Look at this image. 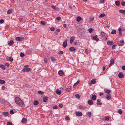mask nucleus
<instances>
[{"label": "nucleus", "mask_w": 125, "mask_h": 125, "mask_svg": "<svg viewBox=\"0 0 125 125\" xmlns=\"http://www.w3.org/2000/svg\"><path fill=\"white\" fill-rule=\"evenodd\" d=\"M96 80L95 79H94L92 80H91V82H92L93 84H94L96 82Z\"/></svg>", "instance_id": "30"}, {"label": "nucleus", "mask_w": 125, "mask_h": 125, "mask_svg": "<svg viewBox=\"0 0 125 125\" xmlns=\"http://www.w3.org/2000/svg\"><path fill=\"white\" fill-rule=\"evenodd\" d=\"M59 106L60 108H62L63 107V105L62 104H60L59 105Z\"/></svg>", "instance_id": "60"}, {"label": "nucleus", "mask_w": 125, "mask_h": 125, "mask_svg": "<svg viewBox=\"0 0 125 125\" xmlns=\"http://www.w3.org/2000/svg\"><path fill=\"white\" fill-rule=\"evenodd\" d=\"M15 103L19 105H22L23 104V102L22 101L19 97H15Z\"/></svg>", "instance_id": "1"}, {"label": "nucleus", "mask_w": 125, "mask_h": 125, "mask_svg": "<svg viewBox=\"0 0 125 125\" xmlns=\"http://www.w3.org/2000/svg\"><path fill=\"white\" fill-rule=\"evenodd\" d=\"M78 107L79 109H84L86 108L85 106H83L82 105H79L78 106Z\"/></svg>", "instance_id": "13"}, {"label": "nucleus", "mask_w": 125, "mask_h": 125, "mask_svg": "<svg viewBox=\"0 0 125 125\" xmlns=\"http://www.w3.org/2000/svg\"><path fill=\"white\" fill-rule=\"evenodd\" d=\"M69 50L70 51H75V48L73 47H70L69 48Z\"/></svg>", "instance_id": "19"}, {"label": "nucleus", "mask_w": 125, "mask_h": 125, "mask_svg": "<svg viewBox=\"0 0 125 125\" xmlns=\"http://www.w3.org/2000/svg\"><path fill=\"white\" fill-rule=\"evenodd\" d=\"M51 61L52 62L55 60V58L53 57H51Z\"/></svg>", "instance_id": "40"}, {"label": "nucleus", "mask_w": 125, "mask_h": 125, "mask_svg": "<svg viewBox=\"0 0 125 125\" xmlns=\"http://www.w3.org/2000/svg\"><path fill=\"white\" fill-rule=\"evenodd\" d=\"M0 67L3 70H4L5 69V67L3 65H0Z\"/></svg>", "instance_id": "39"}, {"label": "nucleus", "mask_w": 125, "mask_h": 125, "mask_svg": "<svg viewBox=\"0 0 125 125\" xmlns=\"http://www.w3.org/2000/svg\"><path fill=\"white\" fill-rule=\"evenodd\" d=\"M116 45H113L112 47V49H115L116 47Z\"/></svg>", "instance_id": "48"}, {"label": "nucleus", "mask_w": 125, "mask_h": 125, "mask_svg": "<svg viewBox=\"0 0 125 125\" xmlns=\"http://www.w3.org/2000/svg\"><path fill=\"white\" fill-rule=\"evenodd\" d=\"M118 77L119 78H122L124 77V75L121 72H120L118 74Z\"/></svg>", "instance_id": "11"}, {"label": "nucleus", "mask_w": 125, "mask_h": 125, "mask_svg": "<svg viewBox=\"0 0 125 125\" xmlns=\"http://www.w3.org/2000/svg\"><path fill=\"white\" fill-rule=\"evenodd\" d=\"M12 12V11L10 10H8L7 12V13L8 14H10V13Z\"/></svg>", "instance_id": "47"}, {"label": "nucleus", "mask_w": 125, "mask_h": 125, "mask_svg": "<svg viewBox=\"0 0 125 125\" xmlns=\"http://www.w3.org/2000/svg\"><path fill=\"white\" fill-rule=\"evenodd\" d=\"M48 98L46 96L45 97H44L43 98V102H46V101H47V100H48Z\"/></svg>", "instance_id": "31"}, {"label": "nucleus", "mask_w": 125, "mask_h": 125, "mask_svg": "<svg viewBox=\"0 0 125 125\" xmlns=\"http://www.w3.org/2000/svg\"><path fill=\"white\" fill-rule=\"evenodd\" d=\"M38 104V102L37 101H35L34 102V104L37 105Z\"/></svg>", "instance_id": "36"}, {"label": "nucleus", "mask_w": 125, "mask_h": 125, "mask_svg": "<svg viewBox=\"0 0 125 125\" xmlns=\"http://www.w3.org/2000/svg\"><path fill=\"white\" fill-rule=\"evenodd\" d=\"M119 41L120 42V43H122V46L124 44V42L123 41V40H120V41Z\"/></svg>", "instance_id": "45"}, {"label": "nucleus", "mask_w": 125, "mask_h": 125, "mask_svg": "<svg viewBox=\"0 0 125 125\" xmlns=\"http://www.w3.org/2000/svg\"><path fill=\"white\" fill-rule=\"evenodd\" d=\"M96 97L95 95H92V96L91 99L93 100H95L96 99Z\"/></svg>", "instance_id": "25"}, {"label": "nucleus", "mask_w": 125, "mask_h": 125, "mask_svg": "<svg viewBox=\"0 0 125 125\" xmlns=\"http://www.w3.org/2000/svg\"><path fill=\"white\" fill-rule=\"evenodd\" d=\"M55 28H54L51 27L50 28V30L51 31H54V30Z\"/></svg>", "instance_id": "55"}, {"label": "nucleus", "mask_w": 125, "mask_h": 125, "mask_svg": "<svg viewBox=\"0 0 125 125\" xmlns=\"http://www.w3.org/2000/svg\"><path fill=\"white\" fill-rule=\"evenodd\" d=\"M30 70L31 69L29 68H23L22 70L24 72H29Z\"/></svg>", "instance_id": "9"}, {"label": "nucleus", "mask_w": 125, "mask_h": 125, "mask_svg": "<svg viewBox=\"0 0 125 125\" xmlns=\"http://www.w3.org/2000/svg\"><path fill=\"white\" fill-rule=\"evenodd\" d=\"M70 90V88H67L65 89L66 91L68 92H69Z\"/></svg>", "instance_id": "38"}, {"label": "nucleus", "mask_w": 125, "mask_h": 125, "mask_svg": "<svg viewBox=\"0 0 125 125\" xmlns=\"http://www.w3.org/2000/svg\"><path fill=\"white\" fill-rule=\"evenodd\" d=\"M120 42L119 41L117 43V44L119 46H122V43H120Z\"/></svg>", "instance_id": "44"}, {"label": "nucleus", "mask_w": 125, "mask_h": 125, "mask_svg": "<svg viewBox=\"0 0 125 125\" xmlns=\"http://www.w3.org/2000/svg\"><path fill=\"white\" fill-rule=\"evenodd\" d=\"M7 61H10L11 62L13 61V58L11 57H9L7 56L6 58Z\"/></svg>", "instance_id": "5"}, {"label": "nucleus", "mask_w": 125, "mask_h": 125, "mask_svg": "<svg viewBox=\"0 0 125 125\" xmlns=\"http://www.w3.org/2000/svg\"><path fill=\"white\" fill-rule=\"evenodd\" d=\"M121 30L122 29L121 28H119L118 29L119 34L121 36L122 35L121 33Z\"/></svg>", "instance_id": "27"}, {"label": "nucleus", "mask_w": 125, "mask_h": 125, "mask_svg": "<svg viewBox=\"0 0 125 125\" xmlns=\"http://www.w3.org/2000/svg\"><path fill=\"white\" fill-rule=\"evenodd\" d=\"M80 81L79 80H78L77 82H76L73 85V87L74 88L75 86L77 85L79 83Z\"/></svg>", "instance_id": "28"}, {"label": "nucleus", "mask_w": 125, "mask_h": 125, "mask_svg": "<svg viewBox=\"0 0 125 125\" xmlns=\"http://www.w3.org/2000/svg\"><path fill=\"white\" fill-rule=\"evenodd\" d=\"M115 3L116 6H119L120 5V2L119 1H116L115 2Z\"/></svg>", "instance_id": "35"}, {"label": "nucleus", "mask_w": 125, "mask_h": 125, "mask_svg": "<svg viewBox=\"0 0 125 125\" xmlns=\"http://www.w3.org/2000/svg\"><path fill=\"white\" fill-rule=\"evenodd\" d=\"M3 114L5 116H6L8 115V113L7 112H4L3 113Z\"/></svg>", "instance_id": "32"}, {"label": "nucleus", "mask_w": 125, "mask_h": 125, "mask_svg": "<svg viewBox=\"0 0 125 125\" xmlns=\"http://www.w3.org/2000/svg\"><path fill=\"white\" fill-rule=\"evenodd\" d=\"M105 15V13H102L99 16V18H102Z\"/></svg>", "instance_id": "33"}, {"label": "nucleus", "mask_w": 125, "mask_h": 125, "mask_svg": "<svg viewBox=\"0 0 125 125\" xmlns=\"http://www.w3.org/2000/svg\"><path fill=\"white\" fill-rule=\"evenodd\" d=\"M118 113L120 114H121L122 113V111L121 110H120V109H119V110H118Z\"/></svg>", "instance_id": "56"}, {"label": "nucleus", "mask_w": 125, "mask_h": 125, "mask_svg": "<svg viewBox=\"0 0 125 125\" xmlns=\"http://www.w3.org/2000/svg\"><path fill=\"white\" fill-rule=\"evenodd\" d=\"M44 62L45 63H46L47 62V60L46 58H44Z\"/></svg>", "instance_id": "62"}, {"label": "nucleus", "mask_w": 125, "mask_h": 125, "mask_svg": "<svg viewBox=\"0 0 125 125\" xmlns=\"http://www.w3.org/2000/svg\"><path fill=\"white\" fill-rule=\"evenodd\" d=\"M109 119V118L108 117H106L105 118V120L108 121Z\"/></svg>", "instance_id": "63"}, {"label": "nucleus", "mask_w": 125, "mask_h": 125, "mask_svg": "<svg viewBox=\"0 0 125 125\" xmlns=\"http://www.w3.org/2000/svg\"><path fill=\"white\" fill-rule=\"evenodd\" d=\"M87 102L89 105H91L93 104V101L91 100H88Z\"/></svg>", "instance_id": "18"}, {"label": "nucleus", "mask_w": 125, "mask_h": 125, "mask_svg": "<svg viewBox=\"0 0 125 125\" xmlns=\"http://www.w3.org/2000/svg\"><path fill=\"white\" fill-rule=\"evenodd\" d=\"M38 93L39 94L42 95L43 94L44 92L42 91H39L38 92Z\"/></svg>", "instance_id": "37"}, {"label": "nucleus", "mask_w": 125, "mask_h": 125, "mask_svg": "<svg viewBox=\"0 0 125 125\" xmlns=\"http://www.w3.org/2000/svg\"><path fill=\"white\" fill-rule=\"evenodd\" d=\"M119 12L121 13H123L125 15V10H119Z\"/></svg>", "instance_id": "23"}, {"label": "nucleus", "mask_w": 125, "mask_h": 125, "mask_svg": "<svg viewBox=\"0 0 125 125\" xmlns=\"http://www.w3.org/2000/svg\"><path fill=\"white\" fill-rule=\"evenodd\" d=\"M12 122H8L7 123V125H12Z\"/></svg>", "instance_id": "42"}, {"label": "nucleus", "mask_w": 125, "mask_h": 125, "mask_svg": "<svg viewBox=\"0 0 125 125\" xmlns=\"http://www.w3.org/2000/svg\"><path fill=\"white\" fill-rule=\"evenodd\" d=\"M24 38L23 37L20 38L19 37H16L15 38V40L16 41H20L23 40Z\"/></svg>", "instance_id": "3"}, {"label": "nucleus", "mask_w": 125, "mask_h": 125, "mask_svg": "<svg viewBox=\"0 0 125 125\" xmlns=\"http://www.w3.org/2000/svg\"><path fill=\"white\" fill-rule=\"evenodd\" d=\"M61 19V17H60L58 16L56 18V19L58 20V21H59Z\"/></svg>", "instance_id": "59"}, {"label": "nucleus", "mask_w": 125, "mask_h": 125, "mask_svg": "<svg viewBox=\"0 0 125 125\" xmlns=\"http://www.w3.org/2000/svg\"><path fill=\"white\" fill-rule=\"evenodd\" d=\"M107 44L109 45H111L113 44V41H108L107 42Z\"/></svg>", "instance_id": "12"}, {"label": "nucleus", "mask_w": 125, "mask_h": 125, "mask_svg": "<svg viewBox=\"0 0 125 125\" xmlns=\"http://www.w3.org/2000/svg\"><path fill=\"white\" fill-rule=\"evenodd\" d=\"M97 105H101L102 104V103L100 102L101 100L99 99H97Z\"/></svg>", "instance_id": "16"}, {"label": "nucleus", "mask_w": 125, "mask_h": 125, "mask_svg": "<svg viewBox=\"0 0 125 125\" xmlns=\"http://www.w3.org/2000/svg\"><path fill=\"white\" fill-rule=\"evenodd\" d=\"M4 22V21L3 19H1L0 20V23L1 24L3 23Z\"/></svg>", "instance_id": "49"}, {"label": "nucleus", "mask_w": 125, "mask_h": 125, "mask_svg": "<svg viewBox=\"0 0 125 125\" xmlns=\"http://www.w3.org/2000/svg\"><path fill=\"white\" fill-rule=\"evenodd\" d=\"M60 29H57L54 32V34L55 35H56L58 34V32L60 31Z\"/></svg>", "instance_id": "15"}, {"label": "nucleus", "mask_w": 125, "mask_h": 125, "mask_svg": "<svg viewBox=\"0 0 125 125\" xmlns=\"http://www.w3.org/2000/svg\"><path fill=\"white\" fill-rule=\"evenodd\" d=\"M51 7L52 8H53V9H54V10H55L56 9V7L54 6V5H52L51 6Z\"/></svg>", "instance_id": "53"}, {"label": "nucleus", "mask_w": 125, "mask_h": 125, "mask_svg": "<svg viewBox=\"0 0 125 125\" xmlns=\"http://www.w3.org/2000/svg\"><path fill=\"white\" fill-rule=\"evenodd\" d=\"M27 121V120L25 118H23L21 121L23 123H25Z\"/></svg>", "instance_id": "29"}, {"label": "nucleus", "mask_w": 125, "mask_h": 125, "mask_svg": "<svg viewBox=\"0 0 125 125\" xmlns=\"http://www.w3.org/2000/svg\"><path fill=\"white\" fill-rule=\"evenodd\" d=\"M58 74L60 76H62L64 74L63 72L61 70L59 71L58 72Z\"/></svg>", "instance_id": "10"}, {"label": "nucleus", "mask_w": 125, "mask_h": 125, "mask_svg": "<svg viewBox=\"0 0 125 125\" xmlns=\"http://www.w3.org/2000/svg\"><path fill=\"white\" fill-rule=\"evenodd\" d=\"M10 113L11 114H13L14 113V112L12 110L10 111Z\"/></svg>", "instance_id": "61"}, {"label": "nucleus", "mask_w": 125, "mask_h": 125, "mask_svg": "<svg viewBox=\"0 0 125 125\" xmlns=\"http://www.w3.org/2000/svg\"><path fill=\"white\" fill-rule=\"evenodd\" d=\"M88 117H90L91 115V112H89L87 114Z\"/></svg>", "instance_id": "43"}, {"label": "nucleus", "mask_w": 125, "mask_h": 125, "mask_svg": "<svg viewBox=\"0 0 125 125\" xmlns=\"http://www.w3.org/2000/svg\"><path fill=\"white\" fill-rule=\"evenodd\" d=\"M53 108L54 109H56L58 108V106L56 105H55L53 106Z\"/></svg>", "instance_id": "54"}, {"label": "nucleus", "mask_w": 125, "mask_h": 125, "mask_svg": "<svg viewBox=\"0 0 125 125\" xmlns=\"http://www.w3.org/2000/svg\"><path fill=\"white\" fill-rule=\"evenodd\" d=\"M81 17L80 16H78L77 17L76 19L77 21L78 22H79L81 20Z\"/></svg>", "instance_id": "20"}, {"label": "nucleus", "mask_w": 125, "mask_h": 125, "mask_svg": "<svg viewBox=\"0 0 125 125\" xmlns=\"http://www.w3.org/2000/svg\"><path fill=\"white\" fill-rule=\"evenodd\" d=\"M76 98L77 99H79L80 98V96L78 94H76L75 96Z\"/></svg>", "instance_id": "41"}, {"label": "nucleus", "mask_w": 125, "mask_h": 125, "mask_svg": "<svg viewBox=\"0 0 125 125\" xmlns=\"http://www.w3.org/2000/svg\"><path fill=\"white\" fill-rule=\"evenodd\" d=\"M63 53V52L62 51H60L58 53L59 54H62Z\"/></svg>", "instance_id": "46"}, {"label": "nucleus", "mask_w": 125, "mask_h": 125, "mask_svg": "<svg viewBox=\"0 0 125 125\" xmlns=\"http://www.w3.org/2000/svg\"><path fill=\"white\" fill-rule=\"evenodd\" d=\"M122 69L123 70H125V66L123 65L122 66Z\"/></svg>", "instance_id": "64"}, {"label": "nucleus", "mask_w": 125, "mask_h": 125, "mask_svg": "<svg viewBox=\"0 0 125 125\" xmlns=\"http://www.w3.org/2000/svg\"><path fill=\"white\" fill-rule=\"evenodd\" d=\"M111 34H115L116 33V31L115 30H113L111 32Z\"/></svg>", "instance_id": "24"}, {"label": "nucleus", "mask_w": 125, "mask_h": 125, "mask_svg": "<svg viewBox=\"0 0 125 125\" xmlns=\"http://www.w3.org/2000/svg\"><path fill=\"white\" fill-rule=\"evenodd\" d=\"M5 81L3 80H0V83L3 84L5 83Z\"/></svg>", "instance_id": "34"}, {"label": "nucleus", "mask_w": 125, "mask_h": 125, "mask_svg": "<svg viewBox=\"0 0 125 125\" xmlns=\"http://www.w3.org/2000/svg\"><path fill=\"white\" fill-rule=\"evenodd\" d=\"M121 4L123 6H125V2H122L121 3Z\"/></svg>", "instance_id": "58"}, {"label": "nucleus", "mask_w": 125, "mask_h": 125, "mask_svg": "<svg viewBox=\"0 0 125 125\" xmlns=\"http://www.w3.org/2000/svg\"><path fill=\"white\" fill-rule=\"evenodd\" d=\"M101 34L102 37L103 38V40L105 41L107 40L108 36L104 32L102 31L101 32Z\"/></svg>", "instance_id": "2"}, {"label": "nucleus", "mask_w": 125, "mask_h": 125, "mask_svg": "<svg viewBox=\"0 0 125 125\" xmlns=\"http://www.w3.org/2000/svg\"><path fill=\"white\" fill-rule=\"evenodd\" d=\"M104 91L107 94H109L111 93V91L107 89H104Z\"/></svg>", "instance_id": "14"}, {"label": "nucleus", "mask_w": 125, "mask_h": 125, "mask_svg": "<svg viewBox=\"0 0 125 125\" xmlns=\"http://www.w3.org/2000/svg\"><path fill=\"white\" fill-rule=\"evenodd\" d=\"M74 37L73 36L71 37L70 40V44H72L74 40Z\"/></svg>", "instance_id": "8"}, {"label": "nucleus", "mask_w": 125, "mask_h": 125, "mask_svg": "<svg viewBox=\"0 0 125 125\" xmlns=\"http://www.w3.org/2000/svg\"><path fill=\"white\" fill-rule=\"evenodd\" d=\"M92 31V29L91 28H89V29L88 31L89 33H91Z\"/></svg>", "instance_id": "57"}, {"label": "nucleus", "mask_w": 125, "mask_h": 125, "mask_svg": "<svg viewBox=\"0 0 125 125\" xmlns=\"http://www.w3.org/2000/svg\"><path fill=\"white\" fill-rule=\"evenodd\" d=\"M105 0H100V2L101 3H104Z\"/></svg>", "instance_id": "52"}, {"label": "nucleus", "mask_w": 125, "mask_h": 125, "mask_svg": "<svg viewBox=\"0 0 125 125\" xmlns=\"http://www.w3.org/2000/svg\"><path fill=\"white\" fill-rule=\"evenodd\" d=\"M56 92L58 94L60 95L61 93V90L57 89L56 91Z\"/></svg>", "instance_id": "26"}, {"label": "nucleus", "mask_w": 125, "mask_h": 125, "mask_svg": "<svg viewBox=\"0 0 125 125\" xmlns=\"http://www.w3.org/2000/svg\"><path fill=\"white\" fill-rule=\"evenodd\" d=\"M14 42L12 40L10 41L8 43V44L10 46H11L14 43Z\"/></svg>", "instance_id": "17"}, {"label": "nucleus", "mask_w": 125, "mask_h": 125, "mask_svg": "<svg viewBox=\"0 0 125 125\" xmlns=\"http://www.w3.org/2000/svg\"><path fill=\"white\" fill-rule=\"evenodd\" d=\"M76 115L78 117H80L82 115V113L79 112H76L75 113Z\"/></svg>", "instance_id": "4"}, {"label": "nucleus", "mask_w": 125, "mask_h": 125, "mask_svg": "<svg viewBox=\"0 0 125 125\" xmlns=\"http://www.w3.org/2000/svg\"><path fill=\"white\" fill-rule=\"evenodd\" d=\"M24 56V54L22 53H20V56L22 57H23Z\"/></svg>", "instance_id": "50"}, {"label": "nucleus", "mask_w": 125, "mask_h": 125, "mask_svg": "<svg viewBox=\"0 0 125 125\" xmlns=\"http://www.w3.org/2000/svg\"><path fill=\"white\" fill-rule=\"evenodd\" d=\"M114 61L113 59H112L111 60L109 67H110V66H111L112 65H113L114 64Z\"/></svg>", "instance_id": "21"}, {"label": "nucleus", "mask_w": 125, "mask_h": 125, "mask_svg": "<svg viewBox=\"0 0 125 125\" xmlns=\"http://www.w3.org/2000/svg\"><path fill=\"white\" fill-rule=\"evenodd\" d=\"M106 99L109 100L111 98V97L110 94H107L106 95Z\"/></svg>", "instance_id": "22"}, {"label": "nucleus", "mask_w": 125, "mask_h": 125, "mask_svg": "<svg viewBox=\"0 0 125 125\" xmlns=\"http://www.w3.org/2000/svg\"><path fill=\"white\" fill-rule=\"evenodd\" d=\"M92 39L97 41L99 40V39L97 38V35L95 36H93L92 38Z\"/></svg>", "instance_id": "6"}, {"label": "nucleus", "mask_w": 125, "mask_h": 125, "mask_svg": "<svg viewBox=\"0 0 125 125\" xmlns=\"http://www.w3.org/2000/svg\"><path fill=\"white\" fill-rule=\"evenodd\" d=\"M40 23L41 24L43 25L45 24V23L44 22L42 21H41Z\"/></svg>", "instance_id": "51"}, {"label": "nucleus", "mask_w": 125, "mask_h": 125, "mask_svg": "<svg viewBox=\"0 0 125 125\" xmlns=\"http://www.w3.org/2000/svg\"><path fill=\"white\" fill-rule=\"evenodd\" d=\"M67 39H66L65 41H64L63 42V46L64 48H65L67 46Z\"/></svg>", "instance_id": "7"}]
</instances>
